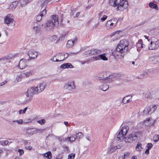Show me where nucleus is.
Segmentation results:
<instances>
[{
    "mask_svg": "<svg viewBox=\"0 0 159 159\" xmlns=\"http://www.w3.org/2000/svg\"><path fill=\"white\" fill-rule=\"evenodd\" d=\"M129 44V41L126 39L120 40L116 46L115 51L111 53L116 59H121L123 58L127 53Z\"/></svg>",
    "mask_w": 159,
    "mask_h": 159,
    "instance_id": "1",
    "label": "nucleus"
},
{
    "mask_svg": "<svg viewBox=\"0 0 159 159\" xmlns=\"http://www.w3.org/2000/svg\"><path fill=\"white\" fill-rule=\"evenodd\" d=\"M109 4L115 7H117V11H123L128 7V2L127 0H110Z\"/></svg>",
    "mask_w": 159,
    "mask_h": 159,
    "instance_id": "2",
    "label": "nucleus"
},
{
    "mask_svg": "<svg viewBox=\"0 0 159 159\" xmlns=\"http://www.w3.org/2000/svg\"><path fill=\"white\" fill-rule=\"evenodd\" d=\"M46 83L45 82H43L38 84L36 87H32L29 88L27 90V96H29L31 94H37L43 91L44 89Z\"/></svg>",
    "mask_w": 159,
    "mask_h": 159,
    "instance_id": "3",
    "label": "nucleus"
},
{
    "mask_svg": "<svg viewBox=\"0 0 159 159\" xmlns=\"http://www.w3.org/2000/svg\"><path fill=\"white\" fill-rule=\"evenodd\" d=\"M58 19L57 15H55L52 16L51 19L46 23L44 26L45 29L48 31L53 30L55 25L58 24Z\"/></svg>",
    "mask_w": 159,
    "mask_h": 159,
    "instance_id": "4",
    "label": "nucleus"
},
{
    "mask_svg": "<svg viewBox=\"0 0 159 159\" xmlns=\"http://www.w3.org/2000/svg\"><path fill=\"white\" fill-rule=\"evenodd\" d=\"M159 48V40L154 37L151 39L150 43L148 47V49L151 50L157 49Z\"/></svg>",
    "mask_w": 159,
    "mask_h": 159,
    "instance_id": "5",
    "label": "nucleus"
},
{
    "mask_svg": "<svg viewBox=\"0 0 159 159\" xmlns=\"http://www.w3.org/2000/svg\"><path fill=\"white\" fill-rule=\"evenodd\" d=\"M129 127L127 126L123 127L121 129L116 137V140L118 141L120 140H123L124 138L129 130Z\"/></svg>",
    "mask_w": 159,
    "mask_h": 159,
    "instance_id": "6",
    "label": "nucleus"
},
{
    "mask_svg": "<svg viewBox=\"0 0 159 159\" xmlns=\"http://www.w3.org/2000/svg\"><path fill=\"white\" fill-rule=\"evenodd\" d=\"M64 89L69 93L75 89L74 82L73 81L68 82L65 84Z\"/></svg>",
    "mask_w": 159,
    "mask_h": 159,
    "instance_id": "7",
    "label": "nucleus"
},
{
    "mask_svg": "<svg viewBox=\"0 0 159 159\" xmlns=\"http://www.w3.org/2000/svg\"><path fill=\"white\" fill-rule=\"evenodd\" d=\"M157 108L156 105H150L145 108L143 111V113L145 115H151L155 111Z\"/></svg>",
    "mask_w": 159,
    "mask_h": 159,
    "instance_id": "8",
    "label": "nucleus"
},
{
    "mask_svg": "<svg viewBox=\"0 0 159 159\" xmlns=\"http://www.w3.org/2000/svg\"><path fill=\"white\" fill-rule=\"evenodd\" d=\"M14 16L11 14H8L4 18V23L7 25L13 23L14 21Z\"/></svg>",
    "mask_w": 159,
    "mask_h": 159,
    "instance_id": "9",
    "label": "nucleus"
},
{
    "mask_svg": "<svg viewBox=\"0 0 159 159\" xmlns=\"http://www.w3.org/2000/svg\"><path fill=\"white\" fill-rule=\"evenodd\" d=\"M28 56L29 57V59H28V61L31 59H35L37 57L38 55V52H37L35 51L33 49L29 50L27 52Z\"/></svg>",
    "mask_w": 159,
    "mask_h": 159,
    "instance_id": "10",
    "label": "nucleus"
},
{
    "mask_svg": "<svg viewBox=\"0 0 159 159\" xmlns=\"http://www.w3.org/2000/svg\"><path fill=\"white\" fill-rule=\"evenodd\" d=\"M130 135L133 141L135 140L140 138L142 136V132L141 131L133 132Z\"/></svg>",
    "mask_w": 159,
    "mask_h": 159,
    "instance_id": "11",
    "label": "nucleus"
},
{
    "mask_svg": "<svg viewBox=\"0 0 159 159\" xmlns=\"http://www.w3.org/2000/svg\"><path fill=\"white\" fill-rule=\"evenodd\" d=\"M101 52L100 50L94 48H92L87 51V53L90 55L98 54Z\"/></svg>",
    "mask_w": 159,
    "mask_h": 159,
    "instance_id": "12",
    "label": "nucleus"
},
{
    "mask_svg": "<svg viewBox=\"0 0 159 159\" xmlns=\"http://www.w3.org/2000/svg\"><path fill=\"white\" fill-rule=\"evenodd\" d=\"M26 61L25 59H21L19 63V66L20 69L24 68L26 66Z\"/></svg>",
    "mask_w": 159,
    "mask_h": 159,
    "instance_id": "13",
    "label": "nucleus"
},
{
    "mask_svg": "<svg viewBox=\"0 0 159 159\" xmlns=\"http://www.w3.org/2000/svg\"><path fill=\"white\" fill-rule=\"evenodd\" d=\"M77 39L75 37L74 40H69L66 44V46L68 48L72 47L74 43H77Z\"/></svg>",
    "mask_w": 159,
    "mask_h": 159,
    "instance_id": "14",
    "label": "nucleus"
},
{
    "mask_svg": "<svg viewBox=\"0 0 159 159\" xmlns=\"http://www.w3.org/2000/svg\"><path fill=\"white\" fill-rule=\"evenodd\" d=\"M132 96L129 95L126 96L123 98L122 103L123 104H125L129 103L132 101Z\"/></svg>",
    "mask_w": 159,
    "mask_h": 159,
    "instance_id": "15",
    "label": "nucleus"
},
{
    "mask_svg": "<svg viewBox=\"0 0 159 159\" xmlns=\"http://www.w3.org/2000/svg\"><path fill=\"white\" fill-rule=\"evenodd\" d=\"M46 13V10L45 8L42 10L40 14L37 16L36 18V20L37 21H40L42 19V17L45 15Z\"/></svg>",
    "mask_w": 159,
    "mask_h": 159,
    "instance_id": "16",
    "label": "nucleus"
},
{
    "mask_svg": "<svg viewBox=\"0 0 159 159\" xmlns=\"http://www.w3.org/2000/svg\"><path fill=\"white\" fill-rule=\"evenodd\" d=\"M74 66L70 63H65L62 64L60 66V68L62 69L72 68Z\"/></svg>",
    "mask_w": 159,
    "mask_h": 159,
    "instance_id": "17",
    "label": "nucleus"
},
{
    "mask_svg": "<svg viewBox=\"0 0 159 159\" xmlns=\"http://www.w3.org/2000/svg\"><path fill=\"white\" fill-rule=\"evenodd\" d=\"M18 4V1L12 2L9 6V9H11L12 10H13L16 8Z\"/></svg>",
    "mask_w": 159,
    "mask_h": 159,
    "instance_id": "18",
    "label": "nucleus"
},
{
    "mask_svg": "<svg viewBox=\"0 0 159 159\" xmlns=\"http://www.w3.org/2000/svg\"><path fill=\"white\" fill-rule=\"evenodd\" d=\"M136 46L138 48H144L145 49H146V46L143 44L142 39L139 40L138 43L136 44Z\"/></svg>",
    "mask_w": 159,
    "mask_h": 159,
    "instance_id": "19",
    "label": "nucleus"
},
{
    "mask_svg": "<svg viewBox=\"0 0 159 159\" xmlns=\"http://www.w3.org/2000/svg\"><path fill=\"white\" fill-rule=\"evenodd\" d=\"M56 57L59 61H62L64 60V58L63 57V53H59L56 55Z\"/></svg>",
    "mask_w": 159,
    "mask_h": 159,
    "instance_id": "20",
    "label": "nucleus"
},
{
    "mask_svg": "<svg viewBox=\"0 0 159 159\" xmlns=\"http://www.w3.org/2000/svg\"><path fill=\"white\" fill-rule=\"evenodd\" d=\"M106 25L107 27L111 29L114 28L115 26L109 20L107 21Z\"/></svg>",
    "mask_w": 159,
    "mask_h": 159,
    "instance_id": "21",
    "label": "nucleus"
},
{
    "mask_svg": "<svg viewBox=\"0 0 159 159\" xmlns=\"http://www.w3.org/2000/svg\"><path fill=\"white\" fill-rule=\"evenodd\" d=\"M124 139V141L126 143H130L133 141V139H132V138H131V137L130 136V135L128 137H127L125 139L124 138L123 140Z\"/></svg>",
    "mask_w": 159,
    "mask_h": 159,
    "instance_id": "22",
    "label": "nucleus"
},
{
    "mask_svg": "<svg viewBox=\"0 0 159 159\" xmlns=\"http://www.w3.org/2000/svg\"><path fill=\"white\" fill-rule=\"evenodd\" d=\"M149 6L151 8L155 9L157 10H158L157 5L156 4H154L153 2H150L149 3Z\"/></svg>",
    "mask_w": 159,
    "mask_h": 159,
    "instance_id": "23",
    "label": "nucleus"
},
{
    "mask_svg": "<svg viewBox=\"0 0 159 159\" xmlns=\"http://www.w3.org/2000/svg\"><path fill=\"white\" fill-rule=\"evenodd\" d=\"M100 88L101 90L104 91H106L109 88V86L106 84H104L103 86H100Z\"/></svg>",
    "mask_w": 159,
    "mask_h": 159,
    "instance_id": "24",
    "label": "nucleus"
},
{
    "mask_svg": "<svg viewBox=\"0 0 159 159\" xmlns=\"http://www.w3.org/2000/svg\"><path fill=\"white\" fill-rule=\"evenodd\" d=\"M98 57H99V60L101 59L104 61H107V58L106 57L105 53L98 55Z\"/></svg>",
    "mask_w": 159,
    "mask_h": 159,
    "instance_id": "25",
    "label": "nucleus"
},
{
    "mask_svg": "<svg viewBox=\"0 0 159 159\" xmlns=\"http://www.w3.org/2000/svg\"><path fill=\"white\" fill-rule=\"evenodd\" d=\"M152 62L154 64L159 63V57H155L152 60Z\"/></svg>",
    "mask_w": 159,
    "mask_h": 159,
    "instance_id": "26",
    "label": "nucleus"
},
{
    "mask_svg": "<svg viewBox=\"0 0 159 159\" xmlns=\"http://www.w3.org/2000/svg\"><path fill=\"white\" fill-rule=\"evenodd\" d=\"M33 30L34 31H35L36 33H38L39 32L40 30V25H39L34 26L33 27Z\"/></svg>",
    "mask_w": 159,
    "mask_h": 159,
    "instance_id": "27",
    "label": "nucleus"
},
{
    "mask_svg": "<svg viewBox=\"0 0 159 159\" xmlns=\"http://www.w3.org/2000/svg\"><path fill=\"white\" fill-rule=\"evenodd\" d=\"M44 157H46L47 159H51L52 158V154L50 152H48L44 154Z\"/></svg>",
    "mask_w": 159,
    "mask_h": 159,
    "instance_id": "28",
    "label": "nucleus"
},
{
    "mask_svg": "<svg viewBox=\"0 0 159 159\" xmlns=\"http://www.w3.org/2000/svg\"><path fill=\"white\" fill-rule=\"evenodd\" d=\"M148 72L147 71H145L143 72L138 77L139 79H142L144 78L145 76H147L148 75Z\"/></svg>",
    "mask_w": 159,
    "mask_h": 159,
    "instance_id": "29",
    "label": "nucleus"
},
{
    "mask_svg": "<svg viewBox=\"0 0 159 159\" xmlns=\"http://www.w3.org/2000/svg\"><path fill=\"white\" fill-rule=\"evenodd\" d=\"M19 2L20 3V6L21 7H23L25 5H26L28 3V0H20Z\"/></svg>",
    "mask_w": 159,
    "mask_h": 159,
    "instance_id": "30",
    "label": "nucleus"
},
{
    "mask_svg": "<svg viewBox=\"0 0 159 159\" xmlns=\"http://www.w3.org/2000/svg\"><path fill=\"white\" fill-rule=\"evenodd\" d=\"M32 72L31 71H27L24 72L23 75L26 77H27L31 76L32 75Z\"/></svg>",
    "mask_w": 159,
    "mask_h": 159,
    "instance_id": "31",
    "label": "nucleus"
},
{
    "mask_svg": "<svg viewBox=\"0 0 159 159\" xmlns=\"http://www.w3.org/2000/svg\"><path fill=\"white\" fill-rule=\"evenodd\" d=\"M136 149L138 151H141L142 149L141 144L139 143H138L136 145Z\"/></svg>",
    "mask_w": 159,
    "mask_h": 159,
    "instance_id": "32",
    "label": "nucleus"
},
{
    "mask_svg": "<svg viewBox=\"0 0 159 159\" xmlns=\"http://www.w3.org/2000/svg\"><path fill=\"white\" fill-rule=\"evenodd\" d=\"M108 20L110 22H111L112 24H114V25H115V26H116V24L118 21V20H117V19L115 18Z\"/></svg>",
    "mask_w": 159,
    "mask_h": 159,
    "instance_id": "33",
    "label": "nucleus"
},
{
    "mask_svg": "<svg viewBox=\"0 0 159 159\" xmlns=\"http://www.w3.org/2000/svg\"><path fill=\"white\" fill-rule=\"evenodd\" d=\"M84 136V134L81 132H79L76 134V138L77 139L82 138Z\"/></svg>",
    "mask_w": 159,
    "mask_h": 159,
    "instance_id": "34",
    "label": "nucleus"
},
{
    "mask_svg": "<svg viewBox=\"0 0 159 159\" xmlns=\"http://www.w3.org/2000/svg\"><path fill=\"white\" fill-rule=\"evenodd\" d=\"M90 61V59H88L84 61H80L79 62L82 65L84 64L85 63L89 64Z\"/></svg>",
    "mask_w": 159,
    "mask_h": 159,
    "instance_id": "35",
    "label": "nucleus"
},
{
    "mask_svg": "<svg viewBox=\"0 0 159 159\" xmlns=\"http://www.w3.org/2000/svg\"><path fill=\"white\" fill-rule=\"evenodd\" d=\"M153 140L155 142H157L159 140V135H155L153 137Z\"/></svg>",
    "mask_w": 159,
    "mask_h": 159,
    "instance_id": "36",
    "label": "nucleus"
},
{
    "mask_svg": "<svg viewBox=\"0 0 159 159\" xmlns=\"http://www.w3.org/2000/svg\"><path fill=\"white\" fill-rule=\"evenodd\" d=\"M22 76V74H20L17 76L16 80L18 82H20L21 80Z\"/></svg>",
    "mask_w": 159,
    "mask_h": 159,
    "instance_id": "37",
    "label": "nucleus"
},
{
    "mask_svg": "<svg viewBox=\"0 0 159 159\" xmlns=\"http://www.w3.org/2000/svg\"><path fill=\"white\" fill-rule=\"evenodd\" d=\"M113 81V80L111 76H110L109 77H106V79L105 80V82H111Z\"/></svg>",
    "mask_w": 159,
    "mask_h": 159,
    "instance_id": "38",
    "label": "nucleus"
},
{
    "mask_svg": "<svg viewBox=\"0 0 159 159\" xmlns=\"http://www.w3.org/2000/svg\"><path fill=\"white\" fill-rule=\"evenodd\" d=\"M90 59V61H95L99 60V57H98V56L95 57H93L92 58H91Z\"/></svg>",
    "mask_w": 159,
    "mask_h": 159,
    "instance_id": "39",
    "label": "nucleus"
},
{
    "mask_svg": "<svg viewBox=\"0 0 159 159\" xmlns=\"http://www.w3.org/2000/svg\"><path fill=\"white\" fill-rule=\"evenodd\" d=\"M75 156V153H70L68 155V159H74Z\"/></svg>",
    "mask_w": 159,
    "mask_h": 159,
    "instance_id": "40",
    "label": "nucleus"
},
{
    "mask_svg": "<svg viewBox=\"0 0 159 159\" xmlns=\"http://www.w3.org/2000/svg\"><path fill=\"white\" fill-rule=\"evenodd\" d=\"M37 122L40 125H43L45 123L46 121L44 119H42L37 120Z\"/></svg>",
    "mask_w": 159,
    "mask_h": 159,
    "instance_id": "41",
    "label": "nucleus"
},
{
    "mask_svg": "<svg viewBox=\"0 0 159 159\" xmlns=\"http://www.w3.org/2000/svg\"><path fill=\"white\" fill-rule=\"evenodd\" d=\"M27 94V93H26V97H29L30 98L26 100V102H30L32 99V94H31L30 96V94H29V96H27V95H26V94Z\"/></svg>",
    "mask_w": 159,
    "mask_h": 159,
    "instance_id": "42",
    "label": "nucleus"
},
{
    "mask_svg": "<svg viewBox=\"0 0 159 159\" xmlns=\"http://www.w3.org/2000/svg\"><path fill=\"white\" fill-rule=\"evenodd\" d=\"M12 122H16L18 124L21 125L23 123V120L22 119H20L19 120H13Z\"/></svg>",
    "mask_w": 159,
    "mask_h": 159,
    "instance_id": "43",
    "label": "nucleus"
},
{
    "mask_svg": "<svg viewBox=\"0 0 159 159\" xmlns=\"http://www.w3.org/2000/svg\"><path fill=\"white\" fill-rule=\"evenodd\" d=\"M51 0H44V1L43 3L41 5L42 8L44 6V5H46L48 2L50 1Z\"/></svg>",
    "mask_w": 159,
    "mask_h": 159,
    "instance_id": "44",
    "label": "nucleus"
},
{
    "mask_svg": "<svg viewBox=\"0 0 159 159\" xmlns=\"http://www.w3.org/2000/svg\"><path fill=\"white\" fill-rule=\"evenodd\" d=\"M68 139H69L70 142L71 141H74L76 139V138H75L74 136H70V137H68Z\"/></svg>",
    "mask_w": 159,
    "mask_h": 159,
    "instance_id": "45",
    "label": "nucleus"
},
{
    "mask_svg": "<svg viewBox=\"0 0 159 159\" xmlns=\"http://www.w3.org/2000/svg\"><path fill=\"white\" fill-rule=\"evenodd\" d=\"M117 149V148H116V146H114V147H111V148H110L109 150V151L111 152H113L115 150H116V149Z\"/></svg>",
    "mask_w": 159,
    "mask_h": 159,
    "instance_id": "46",
    "label": "nucleus"
},
{
    "mask_svg": "<svg viewBox=\"0 0 159 159\" xmlns=\"http://www.w3.org/2000/svg\"><path fill=\"white\" fill-rule=\"evenodd\" d=\"M0 144L3 146L4 145H7L8 143V141L7 140H5L4 141H0Z\"/></svg>",
    "mask_w": 159,
    "mask_h": 159,
    "instance_id": "47",
    "label": "nucleus"
},
{
    "mask_svg": "<svg viewBox=\"0 0 159 159\" xmlns=\"http://www.w3.org/2000/svg\"><path fill=\"white\" fill-rule=\"evenodd\" d=\"M152 146L153 145L151 143H148L147 145V148L149 150L152 147Z\"/></svg>",
    "mask_w": 159,
    "mask_h": 159,
    "instance_id": "48",
    "label": "nucleus"
},
{
    "mask_svg": "<svg viewBox=\"0 0 159 159\" xmlns=\"http://www.w3.org/2000/svg\"><path fill=\"white\" fill-rule=\"evenodd\" d=\"M18 152H19L20 156L22 155L24 153V151L22 149H19L18 150Z\"/></svg>",
    "mask_w": 159,
    "mask_h": 159,
    "instance_id": "49",
    "label": "nucleus"
},
{
    "mask_svg": "<svg viewBox=\"0 0 159 159\" xmlns=\"http://www.w3.org/2000/svg\"><path fill=\"white\" fill-rule=\"evenodd\" d=\"M22 142L25 145H29L30 143L28 141L24 139L22 140Z\"/></svg>",
    "mask_w": 159,
    "mask_h": 159,
    "instance_id": "50",
    "label": "nucleus"
},
{
    "mask_svg": "<svg viewBox=\"0 0 159 159\" xmlns=\"http://www.w3.org/2000/svg\"><path fill=\"white\" fill-rule=\"evenodd\" d=\"M107 16L105 15L103 16V17L101 18L100 20L102 22L104 21L107 18Z\"/></svg>",
    "mask_w": 159,
    "mask_h": 159,
    "instance_id": "51",
    "label": "nucleus"
},
{
    "mask_svg": "<svg viewBox=\"0 0 159 159\" xmlns=\"http://www.w3.org/2000/svg\"><path fill=\"white\" fill-rule=\"evenodd\" d=\"M130 154V153L129 152H125L124 155L123 156L125 157H125H129Z\"/></svg>",
    "mask_w": 159,
    "mask_h": 159,
    "instance_id": "52",
    "label": "nucleus"
},
{
    "mask_svg": "<svg viewBox=\"0 0 159 159\" xmlns=\"http://www.w3.org/2000/svg\"><path fill=\"white\" fill-rule=\"evenodd\" d=\"M51 60L53 61H59L58 60H57V58L56 55L55 56H54V57H53V58Z\"/></svg>",
    "mask_w": 159,
    "mask_h": 159,
    "instance_id": "53",
    "label": "nucleus"
},
{
    "mask_svg": "<svg viewBox=\"0 0 159 159\" xmlns=\"http://www.w3.org/2000/svg\"><path fill=\"white\" fill-rule=\"evenodd\" d=\"M37 130L38 132L40 133H43L45 130V129H37Z\"/></svg>",
    "mask_w": 159,
    "mask_h": 159,
    "instance_id": "54",
    "label": "nucleus"
},
{
    "mask_svg": "<svg viewBox=\"0 0 159 159\" xmlns=\"http://www.w3.org/2000/svg\"><path fill=\"white\" fill-rule=\"evenodd\" d=\"M11 58H12V57L10 56H7L4 57L3 58V59L4 60H9L10 59H11Z\"/></svg>",
    "mask_w": 159,
    "mask_h": 159,
    "instance_id": "55",
    "label": "nucleus"
},
{
    "mask_svg": "<svg viewBox=\"0 0 159 159\" xmlns=\"http://www.w3.org/2000/svg\"><path fill=\"white\" fill-rule=\"evenodd\" d=\"M63 54V57L64 58V60L68 56V54L66 53H62Z\"/></svg>",
    "mask_w": 159,
    "mask_h": 159,
    "instance_id": "56",
    "label": "nucleus"
},
{
    "mask_svg": "<svg viewBox=\"0 0 159 159\" xmlns=\"http://www.w3.org/2000/svg\"><path fill=\"white\" fill-rule=\"evenodd\" d=\"M25 148L29 150H31L32 149V147L31 146H26Z\"/></svg>",
    "mask_w": 159,
    "mask_h": 159,
    "instance_id": "57",
    "label": "nucleus"
},
{
    "mask_svg": "<svg viewBox=\"0 0 159 159\" xmlns=\"http://www.w3.org/2000/svg\"><path fill=\"white\" fill-rule=\"evenodd\" d=\"M7 83V81H4L2 82L0 84V86L3 85Z\"/></svg>",
    "mask_w": 159,
    "mask_h": 159,
    "instance_id": "58",
    "label": "nucleus"
},
{
    "mask_svg": "<svg viewBox=\"0 0 159 159\" xmlns=\"http://www.w3.org/2000/svg\"><path fill=\"white\" fill-rule=\"evenodd\" d=\"M67 34V32H66L64 34H61V37L65 38L66 37V36Z\"/></svg>",
    "mask_w": 159,
    "mask_h": 159,
    "instance_id": "59",
    "label": "nucleus"
},
{
    "mask_svg": "<svg viewBox=\"0 0 159 159\" xmlns=\"http://www.w3.org/2000/svg\"><path fill=\"white\" fill-rule=\"evenodd\" d=\"M120 32V31H119V30L115 32L114 33H112V35H114V34H119Z\"/></svg>",
    "mask_w": 159,
    "mask_h": 159,
    "instance_id": "60",
    "label": "nucleus"
},
{
    "mask_svg": "<svg viewBox=\"0 0 159 159\" xmlns=\"http://www.w3.org/2000/svg\"><path fill=\"white\" fill-rule=\"evenodd\" d=\"M149 150L148 149H147L145 151V153L146 154H148L149 153Z\"/></svg>",
    "mask_w": 159,
    "mask_h": 159,
    "instance_id": "61",
    "label": "nucleus"
},
{
    "mask_svg": "<svg viewBox=\"0 0 159 159\" xmlns=\"http://www.w3.org/2000/svg\"><path fill=\"white\" fill-rule=\"evenodd\" d=\"M27 109V107H25L24 108V109H23L22 111V113L24 114L25 113Z\"/></svg>",
    "mask_w": 159,
    "mask_h": 159,
    "instance_id": "62",
    "label": "nucleus"
},
{
    "mask_svg": "<svg viewBox=\"0 0 159 159\" xmlns=\"http://www.w3.org/2000/svg\"><path fill=\"white\" fill-rule=\"evenodd\" d=\"M99 24V23L98 22L97 24H96L93 26V28L94 29H96L97 27V26H98V25Z\"/></svg>",
    "mask_w": 159,
    "mask_h": 159,
    "instance_id": "63",
    "label": "nucleus"
},
{
    "mask_svg": "<svg viewBox=\"0 0 159 159\" xmlns=\"http://www.w3.org/2000/svg\"><path fill=\"white\" fill-rule=\"evenodd\" d=\"M125 157L123 156H120L119 157V159H124Z\"/></svg>",
    "mask_w": 159,
    "mask_h": 159,
    "instance_id": "64",
    "label": "nucleus"
}]
</instances>
